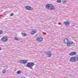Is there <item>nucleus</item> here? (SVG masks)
<instances>
[{"instance_id":"1","label":"nucleus","mask_w":78,"mask_h":78,"mask_svg":"<svg viewBox=\"0 0 78 78\" xmlns=\"http://www.w3.org/2000/svg\"><path fill=\"white\" fill-rule=\"evenodd\" d=\"M46 8H48L49 10H55V8L51 4H47L45 5Z\"/></svg>"},{"instance_id":"2","label":"nucleus","mask_w":78,"mask_h":78,"mask_svg":"<svg viewBox=\"0 0 78 78\" xmlns=\"http://www.w3.org/2000/svg\"><path fill=\"white\" fill-rule=\"evenodd\" d=\"M34 65V63L33 62H28L26 66L28 68H30V69H33V67Z\"/></svg>"},{"instance_id":"3","label":"nucleus","mask_w":78,"mask_h":78,"mask_svg":"<svg viewBox=\"0 0 78 78\" xmlns=\"http://www.w3.org/2000/svg\"><path fill=\"white\" fill-rule=\"evenodd\" d=\"M45 55L47 56H48V57H51V55H52V54L51 53V52L50 51H49L48 52H45Z\"/></svg>"},{"instance_id":"4","label":"nucleus","mask_w":78,"mask_h":78,"mask_svg":"<svg viewBox=\"0 0 78 78\" xmlns=\"http://www.w3.org/2000/svg\"><path fill=\"white\" fill-rule=\"evenodd\" d=\"M63 24L65 25L66 27L67 25H69L70 24V22L69 21H65L63 23Z\"/></svg>"},{"instance_id":"5","label":"nucleus","mask_w":78,"mask_h":78,"mask_svg":"<svg viewBox=\"0 0 78 78\" xmlns=\"http://www.w3.org/2000/svg\"><path fill=\"white\" fill-rule=\"evenodd\" d=\"M73 44V42L72 41H68L67 43L66 44L67 45V47H70L71 45Z\"/></svg>"},{"instance_id":"6","label":"nucleus","mask_w":78,"mask_h":78,"mask_svg":"<svg viewBox=\"0 0 78 78\" xmlns=\"http://www.w3.org/2000/svg\"><path fill=\"white\" fill-rule=\"evenodd\" d=\"M76 57H73L70 58V62H75L76 61Z\"/></svg>"},{"instance_id":"7","label":"nucleus","mask_w":78,"mask_h":78,"mask_svg":"<svg viewBox=\"0 0 78 78\" xmlns=\"http://www.w3.org/2000/svg\"><path fill=\"white\" fill-rule=\"evenodd\" d=\"M36 41L39 42H41L42 41V37H39L36 39Z\"/></svg>"},{"instance_id":"8","label":"nucleus","mask_w":78,"mask_h":78,"mask_svg":"<svg viewBox=\"0 0 78 78\" xmlns=\"http://www.w3.org/2000/svg\"><path fill=\"white\" fill-rule=\"evenodd\" d=\"M1 39L2 40V41L4 42H6L7 40H8V38H7V37H4Z\"/></svg>"},{"instance_id":"9","label":"nucleus","mask_w":78,"mask_h":78,"mask_svg":"<svg viewBox=\"0 0 78 78\" xmlns=\"http://www.w3.org/2000/svg\"><path fill=\"white\" fill-rule=\"evenodd\" d=\"M20 62L21 64H26L27 62V60H22L20 61Z\"/></svg>"},{"instance_id":"10","label":"nucleus","mask_w":78,"mask_h":78,"mask_svg":"<svg viewBox=\"0 0 78 78\" xmlns=\"http://www.w3.org/2000/svg\"><path fill=\"white\" fill-rule=\"evenodd\" d=\"M68 42H69V40L68 38H65L64 39V42L65 44H67Z\"/></svg>"},{"instance_id":"11","label":"nucleus","mask_w":78,"mask_h":78,"mask_svg":"<svg viewBox=\"0 0 78 78\" xmlns=\"http://www.w3.org/2000/svg\"><path fill=\"white\" fill-rule=\"evenodd\" d=\"M37 33V31H36V30H33L31 31V32L30 33V34H31L32 35H33L35 33Z\"/></svg>"},{"instance_id":"12","label":"nucleus","mask_w":78,"mask_h":78,"mask_svg":"<svg viewBox=\"0 0 78 78\" xmlns=\"http://www.w3.org/2000/svg\"><path fill=\"white\" fill-rule=\"evenodd\" d=\"M76 52H73L70 53L69 55L71 56H73V55H75Z\"/></svg>"},{"instance_id":"13","label":"nucleus","mask_w":78,"mask_h":78,"mask_svg":"<svg viewBox=\"0 0 78 78\" xmlns=\"http://www.w3.org/2000/svg\"><path fill=\"white\" fill-rule=\"evenodd\" d=\"M27 10H30V6H27L25 7Z\"/></svg>"},{"instance_id":"14","label":"nucleus","mask_w":78,"mask_h":78,"mask_svg":"<svg viewBox=\"0 0 78 78\" xmlns=\"http://www.w3.org/2000/svg\"><path fill=\"white\" fill-rule=\"evenodd\" d=\"M21 73H22V71L20 70H19L17 72V74H20Z\"/></svg>"},{"instance_id":"15","label":"nucleus","mask_w":78,"mask_h":78,"mask_svg":"<svg viewBox=\"0 0 78 78\" xmlns=\"http://www.w3.org/2000/svg\"><path fill=\"white\" fill-rule=\"evenodd\" d=\"M6 70L4 69L2 70V73H3L4 74H5L6 73Z\"/></svg>"},{"instance_id":"16","label":"nucleus","mask_w":78,"mask_h":78,"mask_svg":"<svg viewBox=\"0 0 78 78\" xmlns=\"http://www.w3.org/2000/svg\"><path fill=\"white\" fill-rule=\"evenodd\" d=\"M22 36H23V37H24L27 36V34H23V33H22Z\"/></svg>"},{"instance_id":"17","label":"nucleus","mask_w":78,"mask_h":78,"mask_svg":"<svg viewBox=\"0 0 78 78\" xmlns=\"http://www.w3.org/2000/svg\"><path fill=\"white\" fill-rule=\"evenodd\" d=\"M33 8L30 6L29 10H33Z\"/></svg>"},{"instance_id":"18","label":"nucleus","mask_w":78,"mask_h":78,"mask_svg":"<svg viewBox=\"0 0 78 78\" xmlns=\"http://www.w3.org/2000/svg\"><path fill=\"white\" fill-rule=\"evenodd\" d=\"M62 2L63 3H66V2H67V1L66 0H63Z\"/></svg>"},{"instance_id":"19","label":"nucleus","mask_w":78,"mask_h":78,"mask_svg":"<svg viewBox=\"0 0 78 78\" xmlns=\"http://www.w3.org/2000/svg\"><path fill=\"white\" fill-rule=\"evenodd\" d=\"M3 34V31L2 30H0V35L2 34Z\"/></svg>"},{"instance_id":"20","label":"nucleus","mask_w":78,"mask_h":78,"mask_svg":"<svg viewBox=\"0 0 78 78\" xmlns=\"http://www.w3.org/2000/svg\"><path fill=\"white\" fill-rule=\"evenodd\" d=\"M61 0H57V2L58 3H61Z\"/></svg>"},{"instance_id":"21","label":"nucleus","mask_w":78,"mask_h":78,"mask_svg":"<svg viewBox=\"0 0 78 78\" xmlns=\"http://www.w3.org/2000/svg\"><path fill=\"white\" fill-rule=\"evenodd\" d=\"M13 13H12V14H11V15H10L11 16H13Z\"/></svg>"},{"instance_id":"22","label":"nucleus","mask_w":78,"mask_h":78,"mask_svg":"<svg viewBox=\"0 0 78 78\" xmlns=\"http://www.w3.org/2000/svg\"><path fill=\"white\" fill-rule=\"evenodd\" d=\"M15 40H16V41H17L18 40V38H17V37H16Z\"/></svg>"},{"instance_id":"23","label":"nucleus","mask_w":78,"mask_h":78,"mask_svg":"<svg viewBox=\"0 0 78 78\" xmlns=\"http://www.w3.org/2000/svg\"><path fill=\"white\" fill-rule=\"evenodd\" d=\"M76 59L77 60V61H78V57H77L76 58Z\"/></svg>"},{"instance_id":"24","label":"nucleus","mask_w":78,"mask_h":78,"mask_svg":"<svg viewBox=\"0 0 78 78\" xmlns=\"http://www.w3.org/2000/svg\"><path fill=\"white\" fill-rule=\"evenodd\" d=\"M2 50V48L0 47V51Z\"/></svg>"}]
</instances>
